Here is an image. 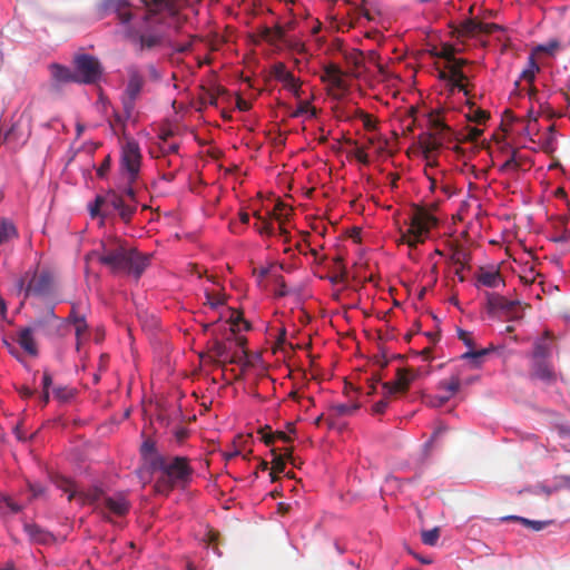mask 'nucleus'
<instances>
[{
    "label": "nucleus",
    "mask_w": 570,
    "mask_h": 570,
    "mask_svg": "<svg viewBox=\"0 0 570 570\" xmlns=\"http://www.w3.org/2000/svg\"><path fill=\"white\" fill-rule=\"evenodd\" d=\"M130 503L122 493H118L112 497H105L101 505H98V511L108 518L109 514L122 517L128 513Z\"/></svg>",
    "instance_id": "obj_13"
},
{
    "label": "nucleus",
    "mask_w": 570,
    "mask_h": 570,
    "mask_svg": "<svg viewBox=\"0 0 570 570\" xmlns=\"http://www.w3.org/2000/svg\"><path fill=\"white\" fill-rule=\"evenodd\" d=\"M501 521H517V522H520L521 524H523L524 527L530 528L533 531H541L546 527L553 523L552 520L534 521V520H529V519H525L522 517H517V515L501 517Z\"/></svg>",
    "instance_id": "obj_28"
},
{
    "label": "nucleus",
    "mask_w": 570,
    "mask_h": 570,
    "mask_svg": "<svg viewBox=\"0 0 570 570\" xmlns=\"http://www.w3.org/2000/svg\"><path fill=\"white\" fill-rule=\"evenodd\" d=\"M17 342L28 354L36 356L38 348L33 338V330L31 327H23L19 331Z\"/></svg>",
    "instance_id": "obj_22"
},
{
    "label": "nucleus",
    "mask_w": 570,
    "mask_h": 570,
    "mask_svg": "<svg viewBox=\"0 0 570 570\" xmlns=\"http://www.w3.org/2000/svg\"><path fill=\"white\" fill-rule=\"evenodd\" d=\"M430 132L419 137V145L423 153L426 166L438 165L436 153L451 138L452 131L448 125L446 116L440 110H432L429 114Z\"/></svg>",
    "instance_id": "obj_4"
},
{
    "label": "nucleus",
    "mask_w": 570,
    "mask_h": 570,
    "mask_svg": "<svg viewBox=\"0 0 570 570\" xmlns=\"http://www.w3.org/2000/svg\"><path fill=\"white\" fill-rule=\"evenodd\" d=\"M450 400V395H436L428 399V404L432 407H441Z\"/></svg>",
    "instance_id": "obj_49"
},
{
    "label": "nucleus",
    "mask_w": 570,
    "mask_h": 570,
    "mask_svg": "<svg viewBox=\"0 0 570 570\" xmlns=\"http://www.w3.org/2000/svg\"><path fill=\"white\" fill-rule=\"evenodd\" d=\"M212 352L214 353V355L218 358H222L225 356L226 354V346L222 343V342H215L213 347H212Z\"/></svg>",
    "instance_id": "obj_58"
},
{
    "label": "nucleus",
    "mask_w": 570,
    "mask_h": 570,
    "mask_svg": "<svg viewBox=\"0 0 570 570\" xmlns=\"http://www.w3.org/2000/svg\"><path fill=\"white\" fill-rule=\"evenodd\" d=\"M461 49L456 48L453 45L444 43L440 48L435 55L440 58H443L448 61V70H449V82L451 85V90L454 92L458 90L459 92H463L466 97V101L469 102V89H468V78L462 72V67L466 63L465 59L455 58L456 52Z\"/></svg>",
    "instance_id": "obj_7"
},
{
    "label": "nucleus",
    "mask_w": 570,
    "mask_h": 570,
    "mask_svg": "<svg viewBox=\"0 0 570 570\" xmlns=\"http://www.w3.org/2000/svg\"><path fill=\"white\" fill-rule=\"evenodd\" d=\"M309 109V102L308 101H302L298 107L292 112L291 117L297 118L305 114H307Z\"/></svg>",
    "instance_id": "obj_56"
},
{
    "label": "nucleus",
    "mask_w": 570,
    "mask_h": 570,
    "mask_svg": "<svg viewBox=\"0 0 570 570\" xmlns=\"http://www.w3.org/2000/svg\"><path fill=\"white\" fill-rule=\"evenodd\" d=\"M461 381L459 376L452 375L449 380L440 382V389L449 392L450 397L460 390Z\"/></svg>",
    "instance_id": "obj_37"
},
{
    "label": "nucleus",
    "mask_w": 570,
    "mask_h": 570,
    "mask_svg": "<svg viewBox=\"0 0 570 570\" xmlns=\"http://www.w3.org/2000/svg\"><path fill=\"white\" fill-rule=\"evenodd\" d=\"M361 119L363 120L364 127L367 130H372L375 128V121L372 119V117L368 114L361 111Z\"/></svg>",
    "instance_id": "obj_61"
},
{
    "label": "nucleus",
    "mask_w": 570,
    "mask_h": 570,
    "mask_svg": "<svg viewBox=\"0 0 570 570\" xmlns=\"http://www.w3.org/2000/svg\"><path fill=\"white\" fill-rule=\"evenodd\" d=\"M413 376L410 375V372L404 368H399L396 372V380L394 382H385L383 383V389L385 390V395H392L395 393H404L407 391L410 383Z\"/></svg>",
    "instance_id": "obj_16"
},
{
    "label": "nucleus",
    "mask_w": 570,
    "mask_h": 570,
    "mask_svg": "<svg viewBox=\"0 0 570 570\" xmlns=\"http://www.w3.org/2000/svg\"><path fill=\"white\" fill-rule=\"evenodd\" d=\"M150 466L159 471L155 482L157 493L168 495L174 489H185L191 481L194 469L186 456L156 454Z\"/></svg>",
    "instance_id": "obj_3"
},
{
    "label": "nucleus",
    "mask_w": 570,
    "mask_h": 570,
    "mask_svg": "<svg viewBox=\"0 0 570 570\" xmlns=\"http://www.w3.org/2000/svg\"><path fill=\"white\" fill-rule=\"evenodd\" d=\"M552 352V340L549 337V332L546 336L534 343L532 360H549Z\"/></svg>",
    "instance_id": "obj_25"
},
{
    "label": "nucleus",
    "mask_w": 570,
    "mask_h": 570,
    "mask_svg": "<svg viewBox=\"0 0 570 570\" xmlns=\"http://www.w3.org/2000/svg\"><path fill=\"white\" fill-rule=\"evenodd\" d=\"M259 434H262L261 439L267 446H271L275 443V436L273 432L259 431Z\"/></svg>",
    "instance_id": "obj_63"
},
{
    "label": "nucleus",
    "mask_w": 570,
    "mask_h": 570,
    "mask_svg": "<svg viewBox=\"0 0 570 570\" xmlns=\"http://www.w3.org/2000/svg\"><path fill=\"white\" fill-rule=\"evenodd\" d=\"M529 96L531 99L538 101L540 104V108L544 112H549V117H560L561 115H557L552 111L551 107L547 102H540V99L538 98V90L534 87H531L529 90Z\"/></svg>",
    "instance_id": "obj_45"
},
{
    "label": "nucleus",
    "mask_w": 570,
    "mask_h": 570,
    "mask_svg": "<svg viewBox=\"0 0 570 570\" xmlns=\"http://www.w3.org/2000/svg\"><path fill=\"white\" fill-rule=\"evenodd\" d=\"M285 39V30L282 26L272 28V43L283 41Z\"/></svg>",
    "instance_id": "obj_53"
},
{
    "label": "nucleus",
    "mask_w": 570,
    "mask_h": 570,
    "mask_svg": "<svg viewBox=\"0 0 570 570\" xmlns=\"http://www.w3.org/2000/svg\"><path fill=\"white\" fill-rule=\"evenodd\" d=\"M52 482L58 489L68 494V501L77 499L79 490L71 479L57 474L52 476Z\"/></svg>",
    "instance_id": "obj_26"
},
{
    "label": "nucleus",
    "mask_w": 570,
    "mask_h": 570,
    "mask_svg": "<svg viewBox=\"0 0 570 570\" xmlns=\"http://www.w3.org/2000/svg\"><path fill=\"white\" fill-rule=\"evenodd\" d=\"M512 121H513V116H512L511 110H509V109L504 110V112L501 115V122H500L501 132L507 131L505 126L508 124H511Z\"/></svg>",
    "instance_id": "obj_57"
},
{
    "label": "nucleus",
    "mask_w": 570,
    "mask_h": 570,
    "mask_svg": "<svg viewBox=\"0 0 570 570\" xmlns=\"http://www.w3.org/2000/svg\"><path fill=\"white\" fill-rule=\"evenodd\" d=\"M141 2L146 12L141 18L140 27H128L124 30V38L138 57L159 51L170 45L167 32L161 28L166 23V18L175 21L177 31L186 21V17L180 16L183 0H141Z\"/></svg>",
    "instance_id": "obj_1"
},
{
    "label": "nucleus",
    "mask_w": 570,
    "mask_h": 570,
    "mask_svg": "<svg viewBox=\"0 0 570 570\" xmlns=\"http://www.w3.org/2000/svg\"><path fill=\"white\" fill-rule=\"evenodd\" d=\"M99 262L117 275H134L137 279L149 265V256L127 246L120 239L112 238L101 246Z\"/></svg>",
    "instance_id": "obj_2"
},
{
    "label": "nucleus",
    "mask_w": 570,
    "mask_h": 570,
    "mask_svg": "<svg viewBox=\"0 0 570 570\" xmlns=\"http://www.w3.org/2000/svg\"><path fill=\"white\" fill-rule=\"evenodd\" d=\"M476 286L494 288L499 283V265L480 267L476 274Z\"/></svg>",
    "instance_id": "obj_18"
},
{
    "label": "nucleus",
    "mask_w": 570,
    "mask_h": 570,
    "mask_svg": "<svg viewBox=\"0 0 570 570\" xmlns=\"http://www.w3.org/2000/svg\"><path fill=\"white\" fill-rule=\"evenodd\" d=\"M23 528L29 539L36 543L49 544L55 540L52 533L36 523H26Z\"/></svg>",
    "instance_id": "obj_20"
},
{
    "label": "nucleus",
    "mask_w": 570,
    "mask_h": 570,
    "mask_svg": "<svg viewBox=\"0 0 570 570\" xmlns=\"http://www.w3.org/2000/svg\"><path fill=\"white\" fill-rule=\"evenodd\" d=\"M272 454H273V461H272V472H271V480L272 482H275L277 480V476L276 474L277 473H281L284 471L285 469V452L284 453H277V450L275 448H273L271 450Z\"/></svg>",
    "instance_id": "obj_33"
},
{
    "label": "nucleus",
    "mask_w": 570,
    "mask_h": 570,
    "mask_svg": "<svg viewBox=\"0 0 570 570\" xmlns=\"http://www.w3.org/2000/svg\"><path fill=\"white\" fill-rule=\"evenodd\" d=\"M90 214L95 216H108L117 212L122 222L129 223L135 214V206L126 200V198L116 191H108L106 195H98L94 205L89 207Z\"/></svg>",
    "instance_id": "obj_5"
},
{
    "label": "nucleus",
    "mask_w": 570,
    "mask_h": 570,
    "mask_svg": "<svg viewBox=\"0 0 570 570\" xmlns=\"http://www.w3.org/2000/svg\"><path fill=\"white\" fill-rule=\"evenodd\" d=\"M19 127H20L19 121L14 122L10 127V129L4 134V136L1 138V144L2 142H18L22 137V135L19 132Z\"/></svg>",
    "instance_id": "obj_41"
},
{
    "label": "nucleus",
    "mask_w": 570,
    "mask_h": 570,
    "mask_svg": "<svg viewBox=\"0 0 570 570\" xmlns=\"http://www.w3.org/2000/svg\"><path fill=\"white\" fill-rule=\"evenodd\" d=\"M487 304H485V313L489 318L495 320L499 316V295L497 293H491L488 289L483 292Z\"/></svg>",
    "instance_id": "obj_31"
},
{
    "label": "nucleus",
    "mask_w": 570,
    "mask_h": 570,
    "mask_svg": "<svg viewBox=\"0 0 570 570\" xmlns=\"http://www.w3.org/2000/svg\"><path fill=\"white\" fill-rule=\"evenodd\" d=\"M140 453L144 458H148L151 455L150 460L157 454L156 453V444L151 440H146L140 448Z\"/></svg>",
    "instance_id": "obj_47"
},
{
    "label": "nucleus",
    "mask_w": 570,
    "mask_h": 570,
    "mask_svg": "<svg viewBox=\"0 0 570 570\" xmlns=\"http://www.w3.org/2000/svg\"><path fill=\"white\" fill-rule=\"evenodd\" d=\"M128 186L125 188L124 190V197L126 198V200L130 204H134L135 206V209L137 208V199H136V191L132 187V184H129L127 181Z\"/></svg>",
    "instance_id": "obj_50"
},
{
    "label": "nucleus",
    "mask_w": 570,
    "mask_h": 570,
    "mask_svg": "<svg viewBox=\"0 0 570 570\" xmlns=\"http://www.w3.org/2000/svg\"><path fill=\"white\" fill-rule=\"evenodd\" d=\"M291 208L284 204L283 202L278 200L272 213H269V218H274L275 220L279 222V233L282 236H284V242H289L288 233L286 229L282 227L283 222L287 218V216L291 213Z\"/></svg>",
    "instance_id": "obj_24"
},
{
    "label": "nucleus",
    "mask_w": 570,
    "mask_h": 570,
    "mask_svg": "<svg viewBox=\"0 0 570 570\" xmlns=\"http://www.w3.org/2000/svg\"><path fill=\"white\" fill-rule=\"evenodd\" d=\"M389 405L387 399L380 400L373 405V413L383 414Z\"/></svg>",
    "instance_id": "obj_59"
},
{
    "label": "nucleus",
    "mask_w": 570,
    "mask_h": 570,
    "mask_svg": "<svg viewBox=\"0 0 570 570\" xmlns=\"http://www.w3.org/2000/svg\"><path fill=\"white\" fill-rule=\"evenodd\" d=\"M42 390L49 391L50 386L52 385V377L49 372L45 371L42 375Z\"/></svg>",
    "instance_id": "obj_64"
},
{
    "label": "nucleus",
    "mask_w": 570,
    "mask_h": 570,
    "mask_svg": "<svg viewBox=\"0 0 570 570\" xmlns=\"http://www.w3.org/2000/svg\"><path fill=\"white\" fill-rule=\"evenodd\" d=\"M458 337L468 346L470 350L473 347L472 333L461 330H458Z\"/></svg>",
    "instance_id": "obj_51"
},
{
    "label": "nucleus",
    "mask_w": 570,
    "mask_h": 570,
    "mask_svg": "<svg viewBox=\"0 0 570 570\" xmlns=\"http://www.w3.org/2000/svg\"><path fill=\"white\" fill-rule=\"evenodd\" d=\"M206 299H207V304L210 306V308H217L218 306H222L225 304V298L219 293L206 292Z\"/></svg>",
    "instance_id": "obj_46"
},
{
    "label": "nucleus",
    "mask_w": 570,
    "mask_h": 570,
    "mask_svg": "<svg viewBox=\"0 0 570 570\" xmlns=\"http://www.w3.org/2000/svg\"><path fill=\"white\" fill-rule=\"evenodd\" d=\"M141 159L139 144L134 139H127L121 146L120 168L129 184L138 179Z\"/></svg>",
    "instance_id": "obj_10"
},
{
    "label": "nucleus",
    "mask_w": 570,
    "mask_h": 570,
    "mask_svg": "<svg viewBox=\"0 0 570 570\" xmlns=\"http://www.w3.org/2000/svg\"><path fill=\"white\" fill-rule=\"evenodd\" d=\"M498 28L494 23L480 22L472 19L464 20L456 29L458 38L476 35H490Z\"/></svg>",
    "instance_id": "obj_14"
},
{
    "label": "nucleus",
    "mask_w": 570,
    "mask_h": 570,
    "mask_svg": "<svg viewBox=\"0 0 570 570\" xmlns=\"http://www.w3.org/2000/svg\"><path fill=\"white\" fill-rule=\"evenodd\" d=\"M106 495L104 494V491L96 487L88 490L87 492L79 491L77 494V500L81 504L95 505V510L98 511V505H101Z\"/></svg>",
    "instance_id": "obj_23"
},
{
    "label": "nucleus",
    "mask_w": 570,
    "mask_h": 570,
    "mask_svg": "<svg viewBox=\"0 0 570 570\" xmlns=\"http://www.w3.org/2000/svg\"><path fill=\"white\" fill-rule=\"evenodd\" d=\"M2 502L12 513H19L22 510V505L14 502L10 497H4Z\"/></svg>",
    "instance_id": "obj_54"
},
{
    "label": "nucleus",
    "mask_w": 570,
    "mask_h": 570,
    "mask_svg": "<svg viewBox=\"0 0 570 570\" xmlns=\"http://www.w3.org/2000/svg\"><path fill=\"white\" fill-rule=\"evenodd\" d=\"M73 63L78 83H96L102 75L101 63L91 55H78L75 57Z\"/></svg>",
    "instance_id": "obj_11"
},
{
    "label": "nucleus",
    "mask_w": 570,
    "mask_h": 570,
    "mask_svg": "<svg viewBox=\"0 0 570 570\" xmlns=\"http://www.w3.org/2000/svg\"><path fill=\"white\" fill-rule=\"evenodd\" d=\"M451 261L453 262L454 265L458 266L455 273L460 275L461 271L464 268L469 261V254L463 248L456 247L452 252Z\"/></svg>",
    "instance_id": "obj_34"
},
{
    "label": "nucleus",
    "mask_w": 570,
    "mask_h": 570,
    "mask_svg": "<svg viewBox=\"0 0 570 570\" xmlns=\"http://www.w3.org/2000/svg\"><path fill=\"white\" fill-rule=\"evenodd\" d=\"M491 351H494V346L492 344L487 348H481V350L471 348L468 352H465L464 354H462L461 358L469 360L471 362L472 366L478 367L484 362V358Z\"/></svg>",
    "instance_id": "obj_29"
},
{
    "label": "nucleus",
    "mask_w": 570,
    "mask_h": 570,
    "mask_svg": "<svg viewBox=\"0 0 570 570\" xmlns=\"http://www.w3.org/2000/svg\"><path fill=\"white\" fill-rule=\"evenodd\" d=\"M126 72L127 81L120 100L125 117L130 119L134 115L136 104L142 95L144 87L146 85V78L140 68L136 65L128 66L126 68Z\"/></svg>",
    "instance_id": "obj_8"
},
{
    "label": "nucleus",
    "mask_w": 570,
    "mask_h": 570,
    "mask_svg": "<svg viewBox=\"0 0 570 570\" xmlns=\"http://www.w3.org/2000/svg\"><path fill=\"white\" fill-rule=\"evenodd\" d=\"M438 223L436 218L423 207H414L410 218V227L402 233L401 242L415 248L417 244L423 243L429 235L430 229Z\"/></svg>",
    "instance_id": "obj_6"
},
{
    "label": "nucleus",
    "mask_w": 570,
    "mask_h": 570,
    "mask_svg": "<svg viewBox=\"0 0 570 570\" xmlns=\"http://www.w3.org/2000/svg\"><path fill=\"white\" fill-rule=\"evenodd\" d=\"M52 392L55 397L61 402H67L73 397V390L67 386H56Z\"/></svg>",
    "instance_id": "obj_43"
},
{
    "label": "nucleus",
    "mask_w": 570,
    "mask_h": 570,
    "mask_svg": "<svg viewBox=\"0 0 570 570\" xmlns=\"http://www.w3.org/2000/svg\"><path fill=\"white\" fill-rule=\"evenodd\" d=\"M288 46L292 50H294L301 55L307 53V48H306L305 43H303L302 41H299L297 39L289 40Z\"/></svg>",
    "instance_id": "obj_52"
},
{
    "label": "nucleus",
    "mask_w": 570,
    "mask_h": 570,
    "mask_svg": "<svg viewBox=\"0 0 570 570\" xmlns=\"http://www.w3.org/2000/svg\"><path fill=\"white\" fill-rule=\"evenodd\" d=\"M446 431L445 426H439L432 434L431 439L425 443V449H430L432 446V443Z\"/></svg>",
    "instance_id": "obj_62"
},
{
    "label": "nucleus",
    "mask_w": 570,
    "mask_h": 570,
    "mask_svg": "<svg viewBox=\"0 0 570 570\" xmlns=\"http://www.w3.org/2000/svg\"><path fill=\"white\" fill-rule=\"evenodd\" d=\"M67 321L75 326L76 335L78 338L82 336L88 330L86 316L80 314L76 305H72L71 311L67 317Z\"/></svg>",
    "instance_id": "obj_27"
},
{
    "label": "nucleus",
    "mask_w": 570,
    "mask_h": 570,
    "mask_svg": "<svg viewBox=\"0 0 570 570\" xmlns=\"http://www.w3.org/2000/svg\"><path fill=\"white\" fill-rule=\"evenodd\" d=\"M110 164H111V161H110V157H109V156H107V157L104 159V161L101 163V165L98 167V169H97V175H98L99 177H104V176L107 174V171L110 169Z\"/></svg>",
    "instance_id": "obj_60"
},
{
    "label": "nucleus",
    "mask_w": 570,
    "mask_h": 570,
    "mask_svg": "<svg viewBox=\"0 0 570 570\" xmlns=\"http://www.w3.org/2000/svg\"><path fill=\"white\" fill-rule=\"evenodd\" d=\"M531 375L546 384L554 383L556 372L548 360H532Z\"/></svg>",
    "instance_id": "obj_17"
},
{
    "label": "nucleus",
    "mask_w": 570,
    "mask_h": 570,
    "mask_svg": "<svg viewBox=\"0 0 570 570\" xmlns=\"http://www.w3.org/2000/svg\"><path fill=\"white\" fill-rule=\"evenodd\" d=\"M284 87L289 90L296 98L301 97V81L292 73V80H283Z\"/></svg>",
    "instance_id": "obj_44"
},
{
    "label": "nucleus",
    "mask_w": 570,
    "mask_h": 570,
    "mask_svg": "<svg viewBox=\"0 0 570 570\" xmlns=\"http://www.w3.org/2000/svg\"><path fill=\"white\" fill-rule=\"evenodd\" d=\"M469 118L478 124H482L489 118V115L485 110L476 109L473 111V116L469 115Z\"/></svg>",
    "instance_id": "obj_55"
},
{
    "label": "nucleus",
    "mask_w": 570,
    "mask_h": 570,
    "mask_svg": "<svg viewBox=\"0 0 570 570\" xmlns=\"http://www.w3.org/2000/svg\"><path fill=\"white\" fill-rule=\"evenodd\" d=\"M16 237H18V232L13 223L6 218L2 219L0 222V245Z\"/></svg>",
    "instance_id": "obj_32"
},
{
    "label": "nucleus",
    "mask_w": 570,
    "mask_h": 570,
    "mask_svg": "<svg viewBox=\"0 0 570 570\" xmlns=\"http://www.w3.org/2000/svg\"><path fill=\"white\" fill-rule=\"evenodd\" d=\"M360 405L357 403L354 404H333L331 406V411L334 412L337 416H345L353 414Z\"/></svg>",
    "instance_id": "obj_39"
},
{
    "label": "nucleus",
    "mask_w": 570,
    "mask_h": 570,
    "mask_svg": "<svg viewBox=\"0 0 570 570\" xmlns=\"http://www.w3.org/2000/svg\"><path fill=\"white\" fill-rule=\"evenodd\" d=\"M501 321H519L523 317L524 308L514 302H508L501 297Z\"/></svg>",
    "instance_id": "obj_21"
},
{
    "label": "nucleus",
    "mask_w": 570,
    "mask_h": 570,
    "mask_svg": "<svg viewBox=\"0 0 570 570\" xmlns=\"http://www.w3.org/2000/svg\"><path fill=\"white\" fill-rule=\"evenodd\" d=\"M422 542L426 546H435L440 538V529L433 528L431 530H424L421 534Z\"/></svg>",
    "instance_id": "obj_40"
},
{
    "label": "nucleus",
    "mask_w": 570,
    "mask_h": 570,
    "mask_svg": "<svg viewBox=\"0 0 570 570\" xmlns=\"http://www.w3.org/2000/svg\"><path fill=\"white\" fill-rule=\"evenodd\" d=\"M104 6L107 11L117 16L119 22L125 26V30L128 27H132L130 22L134 14L130 10L131 6L128 0H105Z\"/></svg>",
    "instance_id": "obj_15"
},
{
    "label": "nucleus",
    "mask_w": 570,
    "mask_h": 570,
    "mask_svg": "<svg viewBox=\"0 0 570 570\" xmlns=\"http://www.w3.org/2000/svg\"><path fill=\"white\" fill-rule=\"evenodd\" d=\"M51 73L55 80L59 82H77L75 70L53 63L51 65Z\"/></svg>",
    "instance_id": "obj_30"
},
{
    "label": "nucleus",
    "mask_w": 570,
    "mask_h": 570,
    "mask_svg": "<svg viewBox=\"0 0 570 570\" xmlns=\"http://www.w3.org/2000/svg\"><path fill=\"white\" fill-rule=\"evenodd\" d=\"M333 271L334 275L331 277L332 283L341 282L346 277L347 272L341 256L333 258Z\"/></svg>",
    "instance_id": "obj_36"
},
{
    "label": "nucleus",
    "mask_w": 570,
    "mask_h": 570,
    "mask_svg": "<svg viewBox=\"0 0 570 570\" xmlns=\"http://www.w3.org/2000/svg\"><path fill=\"white\" fill-rule=\"evenodd\" d=\"M345 59L347 63L352 65L355 69H360L365 60H367L371 63H374L379 67L380 72L383 73V67L377 62L379 56L374 51H370L367 57H364V55L358 50H353L350 53L345 55Z\"/></svg>",
    "instance_id": "obj_19"
},
{
    "label": "nucleus",
    "mask_w": 570,
    "mask_h": 570,
    "mask_svg": "<svg viewBox=\"0 0 570 570\" xmlns=\"http://www.w3.org/2000/svg\"><path fill=\"white\" fill-rule=\"evenodd\" d=\"M28 490L30 491L31 495L29 500H36L41 499L46 497L47 489L40 483H32L28 482Z\"/></svg>",
    "instance_id": "obj_42"
},
{
    "label": "nucleus",
    "mask_w": 570,
    "mask_h": 570,
    "mask_svg": "<svg viewBox=\"0 0 570 570\" xmlns=\"http://www.w3.org/2000/svg\"><path fill=\"white\" fill-rule=\"evenodd\" d=\"M560 43L558 40H550L546 45H540L537 47V51L539 52H546L548 55H554L556 50L559 49Z\"/></svg>",
    "instance_id": "obj_48"
},
{
    "label": "nucleus",
    "mask_w": 570,
    "mask_h": 570,
    "mask_svg": "<svg viewBox=\"0 0 570 570\" xmlns=\"http://www.w3.org/2000/svg\"><path fill=\"white\" fill-rule=\"evenodd\" d=\"M321 80L327 83L328 92L335 99H341L348 90L345 73L335 63H328L324 66Z\"/></svg>",
    "instance_id": "obj_12"
},
{
    "label": "nucleus",
    "mask_w": 570,
    "mask_h": 570,
    "mask_svg": "<svg viewBox=\"0 0 570 570\" xmlns=\"http://www.w3.org/2000/svg\"><path fill=\"white\" fill-rule=\"evenodd\" d=\"M271 75L278 81L292 80V72L286 69L283 62H277L272 67Z\"/></svg>",
    "instance_id": "obj_38"
},
{
    "label": "nucleus",
    "mask_w": 570,
    "mask_h": 570,
    "mask_svg": "<svg viewBox=\"0 0 570 570\" xmlns=\"http://www.w3.org/2000/svg\"><path fill=\"white\" fill-rule=\"evenodd\" d=\"M29 273H26L16 284L18 294L23 293L24 299L30 295L47 296L51 293L52 276L48 271L35 272L26 285Z\"/></svg>",
    "instance_id": "obj_9"
},
{
    "label": "nucleus",
    "mask_w": 570,
    "mask_h": 570,
    "mask_svg": "<svg viewBox=\"0 0 570 570\" xmlns=\"http://www.w3.org/2000/svg\"><path fill=\"white\" fill-rule=\"evenodd\" d=\"M254 217H256L259 223H256L254 225V228L261 234V235H267V236H272L274 235V227H273V224L271 223L269 218H264L261 216L259 213H254Z\"/></svg>",
    "instance_id": "obj_35"
}]
</instances>
